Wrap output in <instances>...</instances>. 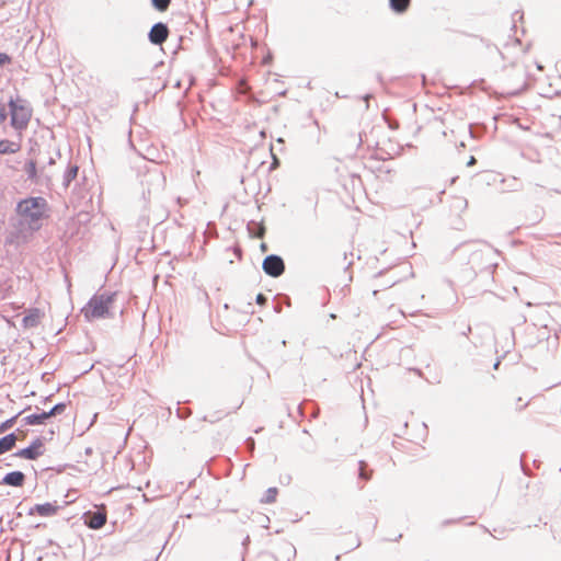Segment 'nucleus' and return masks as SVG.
<instances>
[{
  "label": "nucleus",
  "instance_id": "nucleus-1",
  "mask_svg": "<svg viewBox=\"0 0 561 561\" xmlns=\"http://www.w3.org/2000/svg\"><path fill=\"white\" fill-rule=\"evenodd\" d=\"M49 210L48 202L42 196L22 198L15 207V213L32 231H37L42 228V221L49 217Z\"/></svg>",
  "mask_w": 561,
  "mask_h": 561
},
{
  "label": "nucleus",
  "instance_id": "nucleus-2",
  "mask_svg": "<svg viewBox=\"0 0 561 561\" xmlns=\"http://www.w3.org/2000/svg\"><path fill=\"white\" fill-rule=\"evenodd\" d=\"M5 106H8L10 115V126L16 131H23L27 128L33 115V108L25 99L10 96Z\"/></svg>",
  "mask_w": 561,
  "mask_h": 561
},
{
  "label": "nucleus",
  "instance_id": "nucleus-3",
  "mask_svg": "<svg viewBox=\"0 0 561 561\" xmlns=\"http://www.w3.org/2000/svg\"><path fill=\"white\" fill-rule=\"evenodd\" d=\"M81 313L88 322L105 318V291L101 293L100 289L94 294L82 307Z\"/></svg>",
  "mask_w": 561,
  "mask_h": 561
},
{
  "label": "nucleus",
  "instance_id": "nucleus-4",
  "mask_svg": "<svg viewBox=\"0 0 561 561\" xmlns=\"http://www.w3.org/2000/svg\"><path fill=\"white\" fill-rule=\"evenodd\" d=\"M67 405L68 404L66 402H58L49 411L42 410L41 412L24 416L22 419V423L24 425L45 424L50 417L62 414L66 411Z\"/></svg>",
  "mask_w": 561,
  "mask_h": 561
},
{
  "label": "nucleus",
  "instance_id": "nucleus-5",
  "mask_svg": "<svg viewBox=\"0 0 561 561\" xmlns=\"http://www.w3.org/2000/svg\"><path fill=\"white\" fill-rule=\"evenodd\" d=\"M82 519L90 529H101L105 525V504L94 505L83 513Z\"/></svg>",
  "mask_w": 561,
  "mask_h": 561
},
{
  "label": "nucleus",
  "instance_id": "nucleus-6",
  "mask_svg": "<svg viewBox=\"0 0 561 561\" xmlns=\"http://www.w3.org/2000/svg\"><path fill=\"white\" fill-rule=\"evenodd\" d=\"M46 440V437L38 436L35 439L31 442L28 446L25 448L19 449L15 454H13L14 457L23 458L26 460H36L39 456L44 454V443Z\"/></svg>",
  "mask_w": 561,
  "mask_h": 561
},
{
  "label": "nucleus",
  "instance_id": "nucleus-7",
  "mask_svg": "<svg viewBox=\"0 0 561 561\" xmlns=\"http://www.w3.org/2000/svg\"><path fill=\"white\" fill-rule=\"evenodd\" d=\"M263 271L272 276L278 277L285 271V264L280 256L277 255H268L264 259L262 264Z\"/></svg>",
  "mask_w": 561,
  "mask_h": 561
},
{
  "label": "nucleus",
  "instance_id": "nucleus-8",
  "mask_svg": "<svg viewBox=\"0 0 561 561\" xmlns=\"http://www.w3.org/2000/svg\"><path fill=\"white\" fill-rule=\"evenodd\" d=\"M59 508H61V505H58L57 502H46L43 504H35L34 506L30 507L27 511L28 516L39 515L42 517H51L55 516Z\"/></svg>",
  "mask_w": 561,
  "mask_h": 561
},
{
  "label": "nucleus",
  "instance_id": "nucleus-9",
  "mask_svg": "<svg viewBox=\"0 0 561 561\" xmlns=\"http://www.w3.org/2000/svg\"><path fill=\"white\" fill-rule=\"evenodd\" d=\"M169 33V28L164 23H157L149 32V41L154 45H161L168 39Z\"/></svg>",
  "mask_w": 561,
  "mask_h": 561
},
{
  "label": "nucleus",
  "instance_id": "nucleus-10",
  "mask_svg": "<svg viewBox=\"0 0 561 561\" xmlns=\"http://www.w3.org/2000/svg\"><path fill=\"white\" fill-rule=\"evenodd\" d=\"M25 480V474L20 470H15L5 473L1 479L0 483L9 486L21 488L24 485Z\"/></svg>",
  "mask_w": 561,
  "mask_h": 561
},
{
  "label": "nucleus",
  "instance_id": "nucleus-11",
  "mask_svg": "<svg viewBox=\"0 0 561 561\" xmlns=\"http://www.w3.org/2000/svg\"><path fill=\"white\" fill-rule=\"evenodd\" d=\"M43 312L38 308H32L22 319V325L25 329L36 328L39 324Z\"/></svg>",
  "mask_w": 561,
  "mask_h": 561
},
{
  "label": "nucleus",
  "instance_id": "nucleus-12",
  "mask_svg": "<svg viewBox=\"0 0 561 561\" xmlns=\"http://www.w3.org/2000/svg\"><path fill=\"white\" fill-rule=\"evenodd\" d=\"M18 440V434L15 432L9 433L3 437H0V455H3L12 450Z\"/></svg>",
  "mask_w": 561,
  "mask_h": 561
},
{
  "label": "nucleus",
  "instance_id": "nucleus-13",
  "mask_svg": "<svg viewBox=\"0 0 561 561\" xmlns=\"http://www.w3.org/2000/svg\"><path fill=\"white\" fill-rule=\"evenodd\" d=\"M21 150V144L9 139L0 140V154H13Z\"/></svg>",
  "mask_w": 561,
  "mask_h": 561
},
{
  "label": "nucleus",
  "instance_id": "nucleus-14",
  "mask_svg": "<svg viewBox=\"0 0 561 561\" xmlns=\"http://www.w3.org/2000/svg\"><path fill=\"white\" fill-rule=\"evenodd\" d=\"M78 172L79 167L77 164L69 163L62 176V185L65 187H69L71 182L77 178Z\"/></svg>",
  "mask_w": 561,
  "mask_h": 561
},
{
  "label": "nucleus",
  "instance_id": "nucleus-15",
  "mask_svg": "<svg viewBox=\"0 0 561 561\" xmlns=\"http://www.w3.org/2000/svg\"><path fill=\"white\" fill-rule=\"evenodd\" d=\"M27 179L33 183H38L37 163L35 160H28L24 165Z\"/></svg>",
  "mask_w": 561,
  "mask_h": 561
},
{
  "label": "nucleus",
  "instance_id": "nucleus-16",
  "mask_svg": "<svg viewBox=\"0 0 561 561\" xmlns=\"http://www.w3.org/2000/svg\"><path fill=\"white\" fill-rule=\"evenodd\" d=\"M390 8L399 14L405 13L411 4V0H389Z\"/></svg>",
  "mask_w": 561,
  "mask_h": 561
},
{
  "label": "nucleus",
  "instance_id": "nucleus-17",
  "mask_svg": "<svg viewBox=\"0 0 561 561\" xmlns=\"http://www.w3.org/2000/svg\"><path fill=\"white\" fill-rule=\"evenodd\" d=\"M277 495H278L277 488H270L266 490L264 497L261 500V502L265 503V504H272L276 501Z\"/></svg>",
  "mask_w": 561,
  "mask_h": 561
},
{
  "label": "nucleus",
  "instance_id": "nucleus-18",
  "mask_svg": "<svg viewBox=\"0 0 561 561\" xmlns=\"http://www.w3.org/2000/svg\"><path fill=\"white\" fill-rule=\"evenodd\" d=\"M21 413H22V412H20V413H18V414H15V415L11 416L10 419H8V420H5V421L1 422V423H0V434H2V433H4V432L9 431L10 428H12V427L15 425L16 420H18V417L20 416V414H21Z\"/></svg>",
  "mask_w": 561,
  "mask_h": 561
},
{
  "label": "nucleus",
  "instance_id": "nucleus-19",
  "mask_svg": "<svg viewBox=\"0 0 561 561\" xmlns=\"http://www.w3.org/2000/svg\"><path fill=\"white\" fill-rule=\"evenodd\" d=\"M152 5L160 12H164L168 10L171 0H151Z\"/></svg>",
  "mask_w": 561,
  "mask_h": 561
},
{
  "label": "nucleus",
  "instance_id": "nucleus-20",
  "mask_svg": "<svg viewBox=\"0 0 561 561\" xmlns=\"http://www.w3.org/2000/svg\"><path fill=\"white\" fill-rule=\"evenodd\" d=\"M358 466L359 477L365 481L369 480L371 473L366 471V463L364 461H360Z\"/></svg>",
  "mask_w": 561,
  "mask_h": 561
},
{
  "label": "nucleus",
  "instance_id": "nucleus-21",
  "mask_svg": "<svg viewBox=\"0 0 561 561\" xmlns=\"http://www.w3.org/2000/svg\"><path fill=\"white\" fill-rule=\"evenodd\" d=\"M11 62H12V57L7 53L0 51V68L4 67L7 65H10Z\"/></svg>",
  "mask_w": 561,
  "mask_h": 561
},
{
  "label": "nucleus",
  "instance_id": "nucleus-22",
  "mask_svg": "<svg viewBox=\"0 0 561 561\" xmlns=\"http://www.w3.org/2000/svg\"><path fill=\"white\" fill-rule=\"evenodd\" d=\"M8 118V110L4 103H0V125Z\"/></svg>",
  "mask_w": 561,
  "mask_h": 561
},
{
  "label": "nucleus",
  "instance_id": "nucleus-23",
  "mask_svg": "<svg viewBox=\"0 0 561 561\" xmlns=\"http://www.w3.org/2000/svg\"><path fill=\"white\" fill-rule=\"evenodd\" d=\"M20 232L19 231H12L7 237V243H12L16 238H19Z\"/></svg>",
  "mask_w": 561,
  "mask_h": 561
},
{
  "label": "nucleus",
  "instance_id": "nucleus-24",
  "mask_svg": "<svg viewBox=\"0 0 561 561\" xmlns=\"http://www.w3.org/2000/svg\"><path fill=\"white\" fill-rule=\"evenodd\" d=\"M256 302H257L259 305H262V306H263V305H265V302H266V297H265L263 294H259V295L256 296Z\"/></svg>",
  "mask_w": 561,
  "mask_h": 561
},
{
  "label": "nucleus",
  "instance_id": "nucleus-25",
  "mask_svg": "<svg viewBox=\"0 0 561 561\" xmlns=\"http://www.w3.org/2000/svg\"><path fill=\"white\" fill-rule=\"evenodd\" d=\"M541 136L547 138V139H549V140H553V135L551 133H545Z\"/></svg>",
  "mask_w": 561,
  "mask_h": 561
},
{
  "label": "nucleus",
  "instance_id": "nucleus-26",
  "mask_svg": "<svg viewBox=\"0 0 561 561\" xmlns=\"http://www.w3.org/2000/svg\"><path fill=\"white\" fill-rule=\"evenodd\" d=\"M47 163H48L49 165L55 164V159L50 157Z\"/></svg>",
  "mask_w": 561,
  "mask_h": 561
},
{
  "label": "nucleus",
  "instance_id": "nucleus-27",
  "mask_svg": "<svg viewBox=\"0 0 561 561\" xmlns=\"http://www.w3.org/2000/svg\"><path fill=\"white\" fill-rule=\"evenodd\" d=\"M48 434H50V438H51L53 435L55 434V431L54 430H49Z\"/></svg>",
  "mask_w": 561,
  "mask_h": 561
},
{
  "label": "nucleus",
  "instance_id": "nucleus-28",
  "mask_svg": "<svg viewBox=\"0 0 561 561\" xmlns=\"http://www.w3.org/2000/svg\"><path fill=\"white\" fill-rule=\"evenodd\" d=\"M50 397H51V396L46 397V398L44 399V402H48V401L50 400Z\"/></svg>",
  "mask_w": 561,
  "mask_h": 561
},
{
  "label": "nucleus",
  "instance_id": "nucleus-29",
  "mask_svg": "<svg viewBox=\"0 0 561 561\" xmlns=\"http://www.w3.org/2000/svg\"><path fill=\"white\" fill-rule=\"evenodd\" d=\"M85 453H87V454H91V453H92V449H91V448H87V449H85Z\"/></svg>",
  "mask_w": 561,
  "mask_h": 561
},
{
  "label": "nucleus",
  "instance_id": "nucleus-30",
  "mask_svg": "<svg viewBox=\"0 0 561 561\" xmlns=\"http://www.w3.org/2000/svg\"><path fill=\"white\" fill-rule=\"evenodd\" d=\"M262 250L265 251L266 250V245L265 244H262Z\"/></svg>",
  "mask_w": 561,
  "mask_h": 561
}]
</instances>
